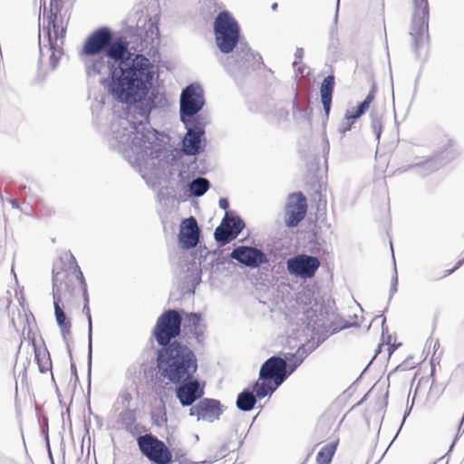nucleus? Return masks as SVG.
<instances>
[{
    "label": "nucleus",
    "mask_w": 464,
    "mask_h": 464,
    "mask_svg": "<svg viewBox=\"0 0 464 464\" xmlns=\"http://www.w3.org/2000/svg\"><path fill=\"white\" fill-rule=\"evenodd\" d=\"M182 317L174 309L163 312L153 327L152 335L162 348L157 354V366L164 378L180 382L194 375L198 369L197 358L187 346L175 339L180 334Z\"/></svg>",
    "instance_id": "f257e3e1"
},
{
    "label": "nucleus",
    "mask_w": 464,
    "mask_h": 464,
    "mask_svg": "<svg viewBox=\"0 0 464 464\" xmlns=\"http://www.w3.org/2000/svg\"><path fill=\"white\" fill-rule=\"evenodd\" d=\"M128 53V43L119 39L110 43L106 56L120 63V74L113 77L111 92L115 97L126 103H136L148 94L153 80V65L143 54L124 59Z\"/></svg>",
    "instance_id": "f03ea898"
},
{
    "label": "nucleus",
    "mask_w": 464,
    "mask_h": 464,
    "mask_svg": "<svg viewBox=\"0 0 464 464\" xmlns=\"http://www.w3.org/2000/svg\"><path fill=\"white\" fill-rule=\"evenodd\" d=\"M82 295L84 307L89 318V295L83 274L71 252L62 254L53 267V298L54 314L61 332L65 338L71 333V322L66 318L63 309H71L77 298Z\"/></svg>",
    "instance_id": "7ed1b4c3"
},
{
    "label": "nucleus",
    "mask_w": 464,
    "mask_h": 464,
    "mask_svg": "<svg viewBox=\"0 0 464 464\" xmlns=\"http://www.w3.org/2000/svg\"><path fill=\"white\" fill-rule=\"evenodd\" d=\"M121 141L138 160L157 159L163 151L160 133L148 123L130 124L127 133L123 134Z\"/></svg>",
    "instance_id": "20e7f679"
},
{
    "label": "nucleus",
    "mask_w": 464,
    "mask_h": 464,
    "mask_svg": "<svg viewBox=\"0 0 464 464\" xmlns=\"http://www.w3.org/2000/svg\"><path fill=\"white\" fill-rule=\"evenodd\" d=\"M288 376L287 363L283 358L272 356L261 366L259 380L255 383L254 391L257 398L273 393Z\"/></svg>",
    "instance_id": "39448f33"
},
{
    "label": "nucleus",
    "mask_w": 464,
    "mask_h": 464,
    "mask_svg": "<svg viewBox=\"0 0 464 464\" xmlns=\"http://www.w3.org/2000/svg\"><path fill=\"white\" fill-rule=\"evenodd\" d=\"M413 11L410 34L417 52L428 49L430 43L428 0H412Z\"/></svg>",
    "instance_id": "423d86ee"
},
{
    "label": "nucleus",
    "mask_w": 464,
    "mask_h": 464,
    "mask_svg": "<svg viewBox=\"0 0 464 464\" xmlns=\"http://www.w3.org/2000/svg\"><path fill=\"white\" fill-rule=\"evenodd\" d=\"M216 43L222 53L234 50L239 41L240 28L235 18L227 11L220 12L214 23Z\"/></svg>",
    "instance_id": "0eeeda50"
},
{
    "label": "nucleus",
    "mask_w": 464,
    "mask_h": 464,
    "mask_svg": "<svg viewBox=\"0 0 464 464\" xmlns=\"http://www.w3.org/2000/svg\"><path fill=\"white\" fill-rule=\"evenodd\" d=\"M139 449L143 456L154 464H169L172 453L168 446L152 434L141 435L137 439Z\"/></svg>",
    "instance_id": "6e6552de"
},
{
    "label": "nucleus",
    "mask_w": 464,
    "mask_h": 464,
    "mask_svg": "<svg viewBox=\"0 0 464 464\" xmlns=\"http://www.w3.org/2000/svg\"><path fill=\"white\" fill-rule=\"evenodd\" d=\"M320 265L321 262L317 257L305 254L295 256L286 262L288 272L304 279L313 278Z\"/></svg>",
    "instance_id": "1a4fd4ad"
},
{
    "label": "nucleus",
    "mask_w": 464,
    "mask_h": 464,
    "mask_svg": "<svg viewBox=\"0 0 464 464\" xmlns=\"http://www.w3.org/2000/svg\"><path fill=\"white\" fill-rule=\"evenodd\" d=\"M205 103L203 91L198 85L190 84L183 90L180 97L181 119L185 116L192 117L197 114Z\"/></svg>",
    "instance_id": "9d476101"
},
{
    "label": "nucleus",
    "mask_w": 464,
    "mask_h": 464,
    "mask_svg": "<svg viewBox=\"0 0 464 464\" xmlns=\"http://www.w3.org/2000/svg\"><path fill=\"white\" fill-rule=\"evenodd\" d=\"M63 8V0H51L50 1V14L48 15V24L49 26H52L51 28H48V43L50 45V48L53 50V53L51 56V59H54L55 52L57 51V48L59 47L58 41L60 40L61 44L63 43V38L65 36V29L64 28H59L58 24H56V20L58 17V14H60L61 10Z\"/></svg>",
    "instance_id": "9b49d317"
},
{
    "label": "nucleus",
    "mask_w": 464,
    "mask_h": 464,
    "mask_svg": "<svg viewBox=\"0 0 464 464\" xmlns=\"http://www.w3.org/2000/svg\"><path fill=\"white\" fill-rule=\"evenodd\" d=\"M306 212L307 202L304 194H291L285 206V225L289 227H296L305 218Z\"/></svg>",
    "instance_id": "f8f14e48"
},
{
    "label": "nucleus",
    "mask_w": 464,
    "mask_h": 464,
    "mask_svg": "<svg viewBox=\"0 0 464 464\" xmlns=\"http://www.w3.org/2000/svg\"><path fill=\"white\" fill-rule=\"evenodd\" d=\"M112 34L106 27H102L92 32L85 40L81 55L94 56L106 50L111 42Z\"/></svg>",
    "instance_id": "ddd939ff"
},
{
    "label": "nucleus",
    "mask_w": 464,
    "mask_h": 464,
    "mask_svg": "<svg viewBox=\"0 0 464 464\" xmlns=\"http://www.w3.org/2000/svg\"><path fill=\"white\" fill-rule=\"evenodd\" d=\"M244 227L245 223L239 217L229 216L227 213L215 230V239L224 245L235 239Z\"/></svg>",
    "instance_id": "4468645a"
},
{
    "label": "nucleus",
    "mask_w": 464,
    "mask_h": 464,
    "mask_svg": "<svg viewBox=\"0 0 464 464\" xmlns=\"http://www.w3.org/2000/svg\"><path fill=\"white\" fill-rule=\"evenodd\" d=\"M222 413L219 401L214 399H203L189 410L190 416H196L198 420L214 421Z\"/></svg>",
    "instance_id": "2eb2a0df"
},
{
    "label": "nucleus",
    "mask_w": 464,
    "mask_h": 464,
    "mask_svg": "<svg viewBox=\"0 0 464 464\" xmlns=\"http://www.w3.org/2000/svg\"><path fill=\"white\" fill-rule=\"evenodd\" d=\"M189 377L186 381H182L176 390V395L182 406H191L198 399L204 394L203 388L200 387L198 381L191 380Z\"/></svg>",
    "instance_id": "dca6fc26"
},
{
    "label": "nucleus",
    "mask_w": 464,
    "mask_h": 464,
    "mask_svg": "<svg viewBox=\"0 0 464 464\" xmlns=\"http://www.w3.org/2000/svg\"><path fill=\"white\" fill-rule=\"evenodd\" d=\"M199 228L195 218L182 220L179 233V242L183 249L195 247L199 241Z\"/></svg>",
    "instance_id": "f3484780"
},
{
    "label": "nucleus",
    "mask_w": 464,
    "mask_h": 464,
    "mask_svg": "<svg viewBox=\"0 0 464 464\" xmlns=\"http://www.w3.org/2000/svg\"><path fill=\"white\" fill-rule=\"evenodd\" d=\"M231 257L247 266L257 267L266 261L263 252L250 246H238L231 253Z\"/></svg>",
    "instance_id": "a211bd4d"
},
{
    "label": "nucleus",
    "mask_w": 464,
    "mask_h": 464,
    "mask_svg": "<svg viewBox=\"0 0 464 464\" xmlns=\"http://www.w3.org/2000/svg\"><path fill=\"white\" fill-rule=\"evenodd\" d=\"M26 341L32 345L35 361L38 364L39 371L42 373H46L52 371V360L50 353L45 347H38L36 345L35 334L30 329L28 330Z\"/></svg>",
    "instance_id": "6ab92c4d"
},
{
    "label": "nucleus",
    "mask_w": 464,
    "mask_h": 464,
    "mask_svg": "<svg viewBox=\"0 0 464 464\" xmlns=\"http://www.w3.org/2000/svg\"><path fill=\"white\" fill-rule=\"evenodd\" d=\"M375 99V90L372 89L369 92L368 95L366 96L365 100L359 104V106L353 110V111H347L345 113V120L347 121V126L344 128V131L351 130L353 124L355 122V121L360 118L369 108L370 105L372 103V102Z\"/></svg>",
    "instance_id": "aec40b11"
},
{
    "label": "nucleus",
    "mask_w": 464,
    "mask_h": 464,
    "mask_svg": "<svg viewBox=\"0 0 464 464\" xmlns=\"http://www.w3.org/2000/svg\"><path fill=\"white\" fill-rule=\"evenodd\" d=\"M204 131L201 129H189L183 140L184 151L188 155H196L199 152Z\"/></svg>",
    "instance_id": "412c9836"
},
{
    "label": "nucleus",
    "mask_w": 464,
    "mask_h": 464,
    "mask_svg": "<svg viewBox=\"0 0 464 464\" xmlns=\"http://www.w3.org/2000/svg\"><path fill=\"white\" fill-rule=\"evenodd\" d=\"M335 85V80L334 76L333 74L326 76L321 86H320V95H321V102L325 112V115L328 116L331 105H332V97L333 92L334 90Z\"/></svg>",
    "instance_id": "4be33fe9"
},
{
    "label": "nucleus",
    "mask_w": 464,
    "mask_h": 464,
    "mask_svg": "<svg viewBox=\"0 0 464 464\" xmlns=\"http://www.w3.org/2000/svg\"><path fill=\"white\" fill-rule=\"evenodd\" d=\"M186 324L185 326L188 328L190 333L199 340L203 336V325H202V316L198 313H189L186 314Z\"/></svg>",
    "instance_id": "5701e85b"
},
{
    "label": "nucleus",
    "mask_w": 464,
    "mask_h": 464,
    "mask_svg": "<svg viewBox=\"0 0 464 464\" xmlns=\"http://www.w3.org/2000/svg\"><path fill=\"white\" fill-rule=\"evenodd\" d=\"M339 440L330 442L321 448L316 456L317 464H330L337 450Z\"/></svg>",
    "instance_id": "b1692460"
},
{
    "label": "nucleus",
    "mask_w": 464,
    "mask_h": 464,
    "mask_svg": "<svg viewBox=\"0 0 464 464\" xmlns=\"http://www.w3.org/2000/svg\"><path fill=\"white\" fill-rule=\"evenodd\" d=\"M256 395L250 392H243L238 394L237 400V406L239 410L248 411L252 410L256 402Z\"/></svg>",
    "instance_id": "393cba45"
},
{
    "label": "nucleus",
    "mask_w": 464,
    "mask_h": 464,
    "mask_svg": "<svg viewBox=\"0 0 464 464\" xmlns=\"http://www.w3.org/2000/svg\"><path fill=\"white\" fill-rule=\"evenodd\" d=\"M150 416L153 423L156 426L161 427L167 424L168 416L166 407L163 401H160V405L152 410Z\"/></svg>",
    "instance_id": "a878e982"
},
{
    "label": "nucleus",
    "mask_w": 464,
    "mask_h": 464,
    "mask_svg": "<svg viewBox=\"0 0 464 464\" xmlns=\"http://www.w3.org/2000/svg\"><path fill=\"white\" fill-rule=\"evenodd\" d=\"M208 188L209 182L204 178L196 179L190 183V190L196 197L204 195Z\"/></svg>",
    "instance_id": "bb28decb"
},
{
    "label": "nucleus",
    "mask_w": 464,
    "mask_h": 464,
    "mask_svg": "<svg viewBox=\"0 0 464 464\" xmlns=\"http://www.w3.org/2000/svg\"><path fill=\"white\" fill-rule=\"evenodd\" d=\"M383 348H385L389 356H391L392 353L396 350L397 346L394 343H392L391 335L384 336V334H382V343H379L376 353H380Z\"/></svg>",
    "instance_id": "cd10ccee"
},
{
    "label": "nucleus",
    "mask_w": 464,
    "mask_h": 464,
    "mask_svg": "<svg viewBox=\"0 0 464 464\" xmlns=\"http://www.w3.org/2000/svg\"><path fill=\"white\" fill-rule=\"evenodd\" d=\"M108 68V64L104 60V57H101L94 60L89 66V73L101 74Z\"/></svg>",
    "instance_id": "c85d7f7f"
},
{
    "label": "nucleus",
    "mask_w": 464,
    "mask_h": 464,
    "mask_svg": "<svg viewBox=\"0 0 464 464\" xmlns=\"http://www.w3.org/2000/svg\"><path fill=\"white\" fill-rule=\"evenodd\" d=\"M7 201L13 208L21 209L20 203L16 198H8Z\"/></svg>",
    "instance_id": "c756f323"
},
{
    "label": "nucleus",
    "mask_w": 464,
    "mask_h": 464,
    "mask_svg": "<svg viewBox=\"0 0 464 464\" xmlns=\"http://www.w3.org/2000/svg\"><path fill=\"white\" fill-rule=\"evenodd\" d=\"M218 204H219V207L225 210L227 209L228 206H229L227 198H220Z\"/></svg>",
    "instance_id": "7c9ffc66"
},
{
    "label": "nucleus",
    "mask_w": 464,
    "mask_h": 464,
    "mask_svg": "<svg viewBox=\"0 0 464 464\" xmlns=\"http://www.w3.org/2000/svg\"><path fill=\"white\" fill-rule=\"evenodd\" d=\"M463 262H464V258L462 260H459L453 268L448 270V274H450L453 271H455L456 269H458L463 264Z\"/></svg>",
    "instance_id": "2f4dec72"
},
{
    "label": "nucleus",
    "mask_w": 464,
    "mask_h": 464,
    "mask_svg": "<svg viewBox=\"0 0 464 464\" xmlns=\"http://www.w3.org/2000/svg\"><path fill=\"white\" fill-rule=\"evenodd\" d=\"M373 128L375 129L376 133H377V137L379 138L380 137V133H381V124L379 122L378 123H373Z\"/></svg>",
    "instance_id": "473e14b6"
},
{
    "label": "nucleus",
    "mask_w": 464,
    "mask_h": 464,
    "mask_svg": "<svg viewBox=\"0 0 464 464\" xmlns=\"http://www.w3.org/2000/svg\"><path fill=\"white\" fill-rule=\"evenodd\" d=\"M153 29H155L153 24H150V30L151 31V34H153Z\"/></svg>",
    "instance_id": "72a5a7b5"
},
{
    "label": "nucleus",
    "mask_w": 464,
    "mask_h": 464,
    "mask_svg": "<svg viewBox=\"0 0 464 464\" xmlns=\"http://www.w3.org/2000/svg\"><path fill=\"white\" fill-rule=\"evenodd\" d=\"M272 8H273L274 10H276V9L277 8V4H276V3H275V4L272 5Z\"/></svg>",
    "instance_id": "f704fd0d"
}]
</instances>
